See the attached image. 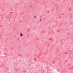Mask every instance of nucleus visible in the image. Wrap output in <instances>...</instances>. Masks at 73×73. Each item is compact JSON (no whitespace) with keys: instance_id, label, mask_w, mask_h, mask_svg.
Here are the masks:
<instances>
[{"instance_id":"obj_3","label":"nucleus","mask_w":73,"mask_h":73,"mask_svg":"<svg viewBox=\"0 0 73 73\" xmlns=\"http://www.w3.org/2000/svg\"><path fill=\"white\" fill-rule=\"evenodd\" d=\"M7 18H8V19H9V18L8 17H7Z\"/></svg>"},{"instance_id":"obj_4","label":"nucleus","mask_w":73,"mask_h":73,"mask_svg":"<svg viewBox=\"0 0 73 73\" xmlns=\"http://www.w3.org/2000/svg\"><path fill=\"white\" fill-rule=\"evenodd\" d=\"M59 70H58V71H59Z\"/></svg>"},{"instance_id":"obj_5","label":"nucleus","mask_w":73,"mask_h":73,"mask_svg":"<svg viewBox=\"0 0 73 73\" xmlns=\"http://www.w3.org/2000/svg\"><path fill=\"white\" fill-rule=\"evenodd\" d=\"M9 21H10V19H9Z\"/></svg>"},{"instance_id":"obj_2","label":"nucleus","mask_w":73,"mask_h":73,"mask_svg":"<svg viewBox=\"0 0 73 73\" xmlns=\"http://www.w3.org/2000/svg\"><path fill=\"white\" fill-rule=\"evenodd\" d=\"M34 17H35V18H36V17H35V16H34Z\"/></svg>"},{"instance_id":"obj_1","label":"nucleus","mask_w":73,"mask_h":73,"mask_svg":"<svg viewBox=\"0 0 73 73\" xmlns=\"http://www.w3.org/2000/svg\"><path fill=\"white\" fill-rule=\"evenodd\" d=\"M20 36H23V34H22V33H21V34H20Z\"/></svg>"}]
</instances>
